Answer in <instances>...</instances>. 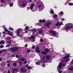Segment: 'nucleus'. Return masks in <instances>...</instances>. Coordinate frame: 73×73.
Segmentation results:
<instances>
[{
    "label": "nucleus",
    "mask_w": 73,
    "mask_h": 73,
    "mask_svg": "<svg viewBox=\"0 0 73 73\" xmlns=\"http://www.w3.org/2000/svg\"><path fill=\"white\" fill-rule=\"evenodd\" d=\"M11 49L12 52H16L18 48L17 47H15L11 48Z\"/></svg>",
    "instance_id": "nucleus-4"
},
{
    "label": "nucleus",
    "mask_w": 73,
    "mask_h": 73,
    "mask_svg": "<svg viewBox=\"0 0 73 73\" xmlns=\"http://www.w3.org/2000/svg\"><path fill=\"white\" fill-rule=\"evenodd\" d=\"M29 2H32V1L31 0H29Z\"/></svg>",
    "instance_id": "nucleus-52"
},
{
    "label": "nucleus",
    "mask_w": 73,
    "mask_h": 73,
    "mask_svg": "<svg viewBox=\"0 0 73 73\" xmlns=\"http://www.w3.org/2000/svg\"><path fill=\"white\" fill-rule=\"evenodd\" d=\"M30 39H34L35 38V36H33V35H32L29 38Z\"/></svg>",
    "instance_id": "nucleus-18"
},
{
    "label": "nucleus",
    "mask_w": 73,
    "mask_h": 73,
    "mask_svg": "<svg viewBox=\"0 0 73 73\" xmlns=\"http://www.w3.org/2000/svg\"><path fill=\"white\" fill-rule=\"evenodd\" d=\"M16 58H19V56L18 55H16Z\"/></svg>",
    "instance_id": "nucleus-47"
},
{
    "label": "nucleus",
    "mask_w": 73,
    "mask_h": 73,
    "mask_svg": "<svg viewBox=\"0 0 73 73\" xmlns=\"http://www.w3.org/2000/svg\"><path fill=\"white\" fill-rule=\"evenodd\" d=\"M61 20H62V21H64V19L62 18L61 19Z\"/></svg>",
    "instance_id": "nucleus-46"
},
{
    "label": "nucleus",
    "mask_w": 73,
    "mask_h": 73,
    "mask_svg": "<svg viewBox=\"0 0 73 73\" xmlns=\"http://www.w3.org/2000/svg\"><path fill=\"white\" fill-rule=\"evenodd\" d=\"M1 3H4V0H1Z\"/></svg>",
    "instance_id": "nucleus-41"
},
{
    "label": "nucleus",
    "mask_w": 73,
    "mask_h": 73,
    "mask_svg": "<svg viewBox=\"0 0 73 73\" xmlns=\"http://www.w3.org/2000/svg\"><path fill=\"white\" fill-rule=\"evenodd\" d=\"M45 58H46V59H47V60H49V59H50V57L48 56H46L43 57L42 59H41V61L42 62V63H44L45 62Z\"/></svg>",
    "instance_id": "nucleus-2"
},
{
    "label": "nucleus",
    "mask_w": 73,
    "mask_h": 73,
    "mask_svg": "<svg viewBox=\"0 0 73 73\" xmlns=\"http://www.w3.org/2000/svg\"><path fill=\"white\" fill-rule=\"evenodd\" d=\"M69 5H73V3H70L69 4Z\"/></svg>",
    "instance_id": "nucleus-28"
},
{
    "label": "nucleus",
    "mask_w": 73,
    "mask_h": 73,
    "mask_svg": "<svg viewBox=\"0 0 73 73\" xmlns=\"http://www.w3.org/2000/svg\"><path fill=\"white\" fill-rule=\"evenodd\" d=\"M50 13H54V11H53V10H52L50 11Z\"/></svg>",
    "instance_id": "nucleus-31"
},
{
    "label": "nucleus",
    "mask_w": 73,
    "mask_h": 73,
    "mask_svg": "<svg viewBox=\"0 0 73 73\" xmlns=\"http://www.w3.org/2000/svg\"><path fill=\"white\" fill-rule=\"evenodd\" d=\"M58 72L59 73H62V71H59V70H58Z\"/></svg>",
    "instance_id": "nucleus-40"
},
{
    "label": "nucleus",
    "mask_w": 73,
    "mask_h": 73,
    "mask_svg": "<svg viewBox=\"0 0 73 73\" xmlns=\"http://www.w3.org/2000/svg\"><path fill=\"white\" fill-rule=\"evenodd\" d=\"M41 53H42V54H46V53L44 51H43L41 52Z\"/></svg>",
    "instance_id": "nucleus-23"
},
{
    "label": "nucleus",
    "mask_w": 73,
    "mask_h": 73,
    "mask_svg": "<svg viewBox=\"0 0 73 73\" xmlns=\"http://www.w3.org/2000/svg\"><path fill=\"white\" fill-rule=\"evenodd\" d=\"M40 62H36V65H38L40 64Z\"/></svg>",
    "instance_id": "nucleus-30"
},
{
    "label": "nucleus",
    "mask_w": 73,
    "mask_h": 73,
    "mask_svg": "<svg viewBox=\"0 0 73 73\" xmlns=\"http://www.w3.org/2000/svg\"><path fill=\"white\" fill-rule=\"evenodd\" d=\"M51 24V23H48L46 25V27H48V28H49V25H50Z\"/></svg>",
    "instance_id": "nucleus-19"
},
{
    "label": "nucleus",
    "mask_w": 73,
    "mask_h": 73,
    "mask_svg": "<svg viewBox=\"0 0 73 73\" xmlns=\"http://www.w3.org/2000/svg\"><path fill=\"white\" fill-rule=\"evenodd\" d=\"M8 73H11V71H9L8 72Z\"/></svg>",
    "instance_id": "nucleus-55"
},
{
    "label": "nucleus",
    "mask_w": 73,
    "mask_h": 73,
    "mask_svg": "<svg viewBox=\"0 0 73 73\" xmlns=\"http://www.w3.org/2000/svg\"><path fill=\"white\" fill-rule=\"evenodd\" d=\"M32 49H35V46H33L32 47Z\"/></svg>",
    "instance_id": "nucleus-42"
},
{
    "label": "nucleus",
    "mask_w": 73,
    "mask_h": 73,
    "mask_svg": "<svg viewBox=\"0 0 73 73\" xmlns=\"http://www.w3.org/2000/svg\"><path fill=\"white\" fill-rule=\"evenodd\" d=\"M9 5H10V7H12V6H13V4L12 3H10L9 4Z\"/></svg>",
    "instance_id": "nucleus-27"
},
{
    "label": "nucleus",
    "mask_w": 73,
    "mask_h": 73,
    "mask_svg": "<svg viewBox=\"0 0 73 73\" xmlns=\"http://www.w3.org/2000/svg\"><path fill=\"white\" fill-rule=\"evenodd\" d=\"M5 44V41L4 40H1L0 41V44Z\"/></svg>",
    "instance_id": "nucleus-17"
},
{
    "label": "nucleus",
    "mask_w": 73,
    "mask_h": 73,
    "mask_svg": "<svg viewBox=\"0 0 73 73\" xmlns=\"http://www.w3.org/2000/svg\"><path fill=\"white\" fill-rule=\"evenodd\" d=\"M27 46H28V45L27 44H26L25 45V47H27Z\"/></svg>",
    "instance_id": "nucleus-51"
},
{
    "label": "nucleus",
    "mask_w": 73,
    "mask_h": 73,
    "mask_svg": "<svg viewBox=\"0 0 73 73\" xmlns=\"http://www.w3.org/2000/svg\"><path fill=\"white\" fill-rule=\"evenodd\" d=\"M12 56V57H15V55H13Z\"/></svg>",
    "instance_id": "nucleus-57"
},
{
    "label": "nucleus",
    "mask_w": 73,
    "mask_h": 73,
    "mask_svg": "<svg viewBox=\"0 0 73 73\" xmlns=\"http://www.w3.org/2000/svg\"><path fill=\"white\" fill-rule=\"evenodd\" d=\"M24 60H25V59L24 58L21 59V60L22 61H24Z\"/></svg>",
    "instance_id": "nucleus-50"
},
{
    "label": "nucleus",
    "mask_w": 73,
    "mask_h": 73,
    "mask_svg": "<svg viewBox=\"0 0 73 73\" xmlns=\"http://www.w3.org/2000/svg\"><path fill=\"white\" fill-rule=\"evenodd\" d=\"M34 4H31V6L30 7V9L32 12H35V10H33V7H34Z\"/></svg>",
    "instance_id": "nucleus-5"
},
{
    "label": "nucleus",
    "mask_w": 73,
    "mask_h": 73,
    "mask_svg": "<svg viewBox=\"0 0 73 73\" xmlns=\"http://www.w3.org/2000/svg\"><path fill=\"white\" fill-rule=\"evenodd\" d=\"M62 66H65V64H63L62 65Z\"/></svg>",
    "instance_id": "nucleus-54"
},
{
    "label": "nucleus",
    "mask_w": 73,
    "mask_h": 73,
    "mask_svg": "<svg viewBox=\"0 0 73 73\" xmlns=\"http://www.w3.org/2000/svg\"><path fill=\"white\" fill-rule=\"evenodd\" d=\"M1 7H2V6H1Z\"/></svg>",
    "instance_id": "nucleus-64"
},
{
    "label": "nucleus",
    "mask_w": 73,
    "mask_h": 73,
    "mask_svg": "<svg viewBox=\"0 0 73 73\" xmlns=\"http://www.w3.org/2000/svg\"><path fill=\"white\" fill-rule=\"evenodd\" d=\"M69 54H68L67 56H65L63 58V61H65V62H66V61H68V60H69Z\"/></svg>",
    "instance_id": "nucleus-3"
},
{
    "label": "nucleus",
    "mask_w": 73,
    "mask_h": 73,
    "mask_svg": "<svg viewBox=\"0 0 73 73\" xmlns=\"http://www.w3.org/2000/svg\"><path fill=\"white\" fill-rule=\"evenodd\" d=\"M14 66H16V65H17L16 64V63H14Z\"/></svg>",
    "instance_id": "nucleus-37"
},
{
    "label": "nucleus",
    "mask_w": 73,
    "mask_h": 73,
    "mask_svg": "<svg viewBox=\"0 0 73 73\" xmlns=\"http://www.w3.org/2000/svg\"><path fill=\"white\" fill-rule=\"evenodd\" d=\"M42 11V10H39V11Z\"/></svg>",
    "instance_id": "nucleus-61"
},
{
    "label": "nucleus",
    "mask_w": 73,
    "mask_h": 73,
    "mask_svg": "<svg viewBox=\"0 0 73 73\" xmlns=\"http://www.w3.org/2000/svg\"><path fill=\"white\" fill-rule=\"evenodd\" d=\"M27 61H25L24 62V64H27Z\"/></svg>",
    "instance_id": "nucleus-45"
},
{
    "label": "nucleus",
    "mask_w": 73,
    "mask_h": 73,
    "mask_svg": "<svg viewBox=\"0 0 73 73\" xmlns=\"http://www.w3.org/2000/svg\"><path fill=\"white\" fill-rule=\"evenodd\" d=\"M40 42H42V41H43V39H40Z\"/></svg>",
    "instance_id": "nucleus-39"
},
{
    "label": "nucleus",
    "mask_w": 73,
    "mask_h": 73,
    "mask_svg": "<svg viewBox=\"0 0 73 73\" xmlns=\"http://www.w3.org/2000/svg\"><path fill=\"white\" fill-rule=\"evenodd\" d=\"M40 7H41V5H38V8H40Z\"/></svg>",
    "instance_id": "nucleus-49"
},
{
    "label": "nucleus",
    "mask_w": 73,
    "mask_h": 73,
    "mask_svg": "<svg viewBox=\"0 0 73 73\" xmlns=\"http://www.w3.org/2000/svg\"><path fill=\"white\" fill-rule=\"evenodd\" d=\"M3 47H4V46L3 45H1L0 46V48H3Z\"/></svg>",
    "instance_id": "nucleus-29"
},
{
    "label": "nucleus",
    "mask_w": 73,
    "mask_h": 73,
    "mask_svg": "<svg viewBox=\"0 0 73 73\" xmlns=\"http://www.w3.org/2000/svg\"><path fill=\"white\" fill-rule=\"evenodd\" d=\"M60 14L61 15H63V14H64V12H62V11L60 13Z\"/></svg>",
    "instance_id": "nucleus-33"
},
{
    "label": "nucleus",
    "mask_w": 73,
    "mask_h": 73,
    "mask_svg": "<svg viewBox=\"0 0 73 73\" xmlns=\"http://www.w3.org/2000/svg\"><path fill=\"white\" fill-rule=\"evenodd\" d=\"M42 66L43 67V68H44L45 67V64H44Z\"/></svg>",
    "instance_id": "nucleus-43"
},
{
    "label": "nucleus",
    "mask_w": 73,
    "mask_h": 73,
    "mask_svg": "<svg viewBox=\"0 0 73 73\" xmlns=\"http://www.w3.org/2000/svg\"><path fill=\"white\" fill-rule=\"evenodd\" d=\"M7 43H8L9 44H11V41L7 42Z\"/></svg>",
    "instance_id": "nucleus-32"
},
{
    "label": "nucleus",
    "mask_w": 73,
    "mask_h": 73,
    "mask_svg": "<svg viewBox=\"0 0 73 73\" xmlns=\"http://www.w3.org/2000/svg\"><path fill=\"white\" fill-rule=\"evenodd\" d=\"M62 24V22H61L60 23H59V22H58L56 24V26H61Z\"/></svg>",
    "instance_id": "nucleus-9"
},
{
    "label": "nucleus",
    "mask_w": 73,
    "mask_h": 73,
    "mask_svg": "<svg viewBox=\"0 0 73 73\" xmlns=\"http://www.w3.org/2000/svg\"><path fill=\"white\" fill-rule=\"evenodd\" d=\"M31 52V50H28L27 51V53H29V52Z\"/></svg>",
    "instance_id": "nucleus-35"
},
{
    "label": "nucleus",
    "mask_w": 73,
    "mask_h": 73,
    "mask_svg": "<svg viewBox=\"0 0 73 73\" xmlns=\"http://www.w3.org/2000/svg\"><path fill=\"white\" fill-rule=\"evenodd\" d=\"M9 30H11V31H13V29L11 27H10L9 28Z\"/></svg>",
    "instance_id": "nucleus-26"
},
{
    "label": "nucleus",
    "mask_w": 73,
    "mask_h": 73,
    "mask_svg": "<svg viewBox=\"0 0 73 73\" xmlns=\"http://www.w3.org/2000/svg\"><path fill=\"white\" fill-rule=\"evenodd\" d=\"M1 33H0V35H1Z\"/></svg>",
    "instance_id": "nucleus-63"
},
{
    "label": "nucleus",
    "mask_w": 73,
    "mask_h": 73,
    "mask_svg": "<svg viewBox=\"0 0 73 73\" xmlns=\"http://www.w3.org/2000/svg\"><path fill=\"white\" fill-rule=\"evenodd\" d=\"M28 65H26V67H28Z\"/></svg>",
    "instance_id": "nucleus-56"
},
{
    "label": "nucleus",
    "mask_w": 73,
    "mask_h": 73,
    "mask_svg": "<svg viewBox=\"0 0 73 73\" xmlns=\"http://www.w3.org/2000/svg\"><path fill=\"white\" fill-rule=\"evenodd\" d=\"M9 46V44H7V45L6 47H8V46Z\"/></svg>",
    "instance_id": "nucleus-48"
},
{
    "label": "nucleus",
    "mask_w": 73,
    "mask_h": 73,
    "mask_svg": "<svg viewBox=\"0 0 73 73\" xmlns=\"http://www.w3.org/2000/svg\"><path fill=\"white\" fill-rule=\"evenodd\" d=\"M5 31H6V32H8V35H12L13 34L12 33L11 31H8V30L7 29L5 28Z\"/></svg>",
    "instance_id": "nucleus-7"
},
{
    "label": "nucleus",
    "mask_w": 73,
    "mask_h": 73,
    "mask_svg": "<svg viewBox=\"0 0 73 73\" xmlns=\"http://www.w3.org/2000/svg\"><path fill=\"white\" fill-rule=\"evenodd\" d=\"M7 66H10V64H8Z\"/></svg>",
    "instance_id": "nucleus-53"
},
{
    "label": "nucleus",
    "mask_w": 73,
    "mask_h": 73,
    "mask_svg": "<svg viewBox=\"0 0 73 73\" xmlns=\"http://www.w3.org/2000/svg\"><path fill=\"white\" fill-rule=\"evenodd\" d=\"M35 42V40H33V42Z\"/></svg>",
    "instance_id": "nucleus-58"
},
{
    "label": "nucleus",
    "mask_w": 73,
    "mask_h": 73,
    "mask_svg": "<svg viewBox=\"0 0 73 73\" xmlns=\"http://www.w3.org/2000/svg\"><path fill=\"white\" fill-rule=\"evenodd\" d=\"M35 50L37 53H40V50H39L38 47H36L35 49Z\"/></svg>",
    "instance_id": "nucleus-11"
},
{
    "label": "nucleus",
    "mask_w": 73,
    "mask_h": 73,
    "mask_svg": "<svg viewBox=\"0 0 73 73\" xmlns=\"http://www.w3.org/2000/svg\"><path fill=\"white\" fill-rule=\"evenodd\" d=\"M22 30L21 29H19L17 30V35L18 36H20V31Z\"/></svg>",
    "instance_id": "nucleus-6"
},
{
    "label": "nucleus",
    "mask_w": 73,
    "mask_h": 73,
    "mask_svg": "<svg viewBox=\"0 0 73 73\" xmlns=\"http://www.w3.org/2000/svg\"><path fill=\"white\" fill-rule=\"evenodd\" d=\"M32 67L31 66H28L27 69H32Z\"/></svg>",
    "instance_id": "nucleus-24"
},
{
    "label": "nucleus",
    "mask_w": 73,
    "mask_h": 73,
    "mask_svg": "<svg viewBox=\"0 0 73 73\" xmlns=\"http://www.w3.org/2000/svg\"><path fill=\"white\" fill-rule=\"evenodd\" d=\"M62 66V65H61V63H60L57 67V69H61Z\"/></svg>",
    "instance_id": "nucleus-12"
},
{
    "label": "nucleus",
    "mask_w": 73,
    "mask_h": 73,
    "mask_svg": "<svg viewBox=\"0 0 73 73\" xmlns=\"http://www.w3.org/2000/svg\"><path fill=\"white\" fill-rule=\"evenodd\" d=\"M67 25L66 27L65 28V29H67V30H68V29H70L73 28V24L71 23H68L66 24Z\"/></svg>",
    "instance_id": "nucleus-1"
},
{
    "label": "nucleus",
    "mask_w": 73,
    "mask_h": 73,
    "mask_svg": "<svg viewBox=\"0 0 73 73\" xmlns=\"http://www.w3.org/2000/svg\"><path fill=\"white\" fill-rule=\"evenodd\" d=\"M3 37H5V35H3Z\"/></svg>",
    "instance_id": "nucleus-62"
},
{
    "label": "nucleus",
    "mask_w": 73,
    "mask_h": 73,
    "mask_svg": "<svg viewBox=\"0 0 73 73\" xmlns=\"http://www.w3.org/2000/svg\"><path fill=\"white\" fill-rule=\"evenodd\" d=\"M40 23H43V22H45V20L44 19L41 20H40L39 21Z\"/></svg>",
    "instance_id": "nucleus-21"
},
{
    "label": "nucleus",
    "mask_w": 73,
    "mask_h": 73,
    "mask_svg": "<svg viewBox=\"0 0 73 73\" xmlns=\"http://www.w3.org/2000/svg\"><path fill=\"white\" fill-rule=\"evenodd\" d=\"M7 49H3L1 51H0V53H2L3 52H7Z\"/></svg>",
    "instance_id": "nucleus-15"
},
{
    "label": "nucleus",
    "mask_w": 73,
    "mask_h": 73,
    "mask_svg": "<svg viewBox=\"0 0 73 73\" xmlns=\"http://www.w3.org/2000/svg\"><path fill=\"white\" fill-rule=\"evenodd\" d=\"M57 17V15H54V17Z\"/></svg>",
    "instance_id": "nucleus-36"
},
{
    "label": "nucleus",
    "mask_w": 73,
    "mask_h": 73,
    "mask_svg": "<svg viewBox=\"0 0 73 73\" xmlns=\"http://www.w3.org/2000/svg\"><path fill=\"white\" fill-rule=\"evenodd\" d=\"M68 70H73V68H68Z\"/></svg>",
    "instance_id": "nucleus-25"
},
{
    "label": "nucleus",
    "mask_w": 73,
    "mask_h": 73,
    "mask_svg": "<svg viewBox=\"0 0 73 73\" xmlns=\"http://www.w3.org/2000/svg\"><path fill=\"white\" fill-rule=\"evenodd\" d=\"M19 63L20 64H23V63L21 62V61H20L19 62Z\"/></svg>",
    "instance_id": "nucleus-38"
},
{
    "label": "nucleus",
    "mask_w": 73,
    "mask_h": 73,
    "mask_svg": "<svg viewBox=\"0 0 73 73\" xmlns=\"http://www.w3.org/2000/svg\"><path fill=\"white\" fill-rule=\"evenodd\" d=\"M9 61H7V63H9Z\"/></svg>",
    "instance_id": "nucleus-59"
},
{
    "label": "nucleus",
    "mask_w": 73,
    "mask_h": 73,
    "mask_svg": "<svg viewBox=\"0 0 73 73\" xmlns=\"http://www.w3.org/2000/svg\"><path fill=\"white\" fill-rule=\"evenodd\" d=\"M38 32L39 34H41V33H42V30L41 29H38Z\"/></svg>",
    "instance_id": "nucleus-14"
},
{
    "label": "nucleus",
    "mask_w": 73,
    "mask_h": 73,
    "mask_svg": "<svg viewBox=\"0 0 73 73\" xmlns=\"http://www.w3.org/2000/svg\"><path fill=\"white\" fill-rule=\"evenodd\" d=\"M50 33H52L54 36H56V32L55 31H50Z\"/></svg>",
    "instance_id": "nucleus-8"
},
{
    "label": "nucleus",
    "mask_w": 73,
    "mask_h": 73,
    "mask_svg": "<svg viewBox=\"0 0 73 73\" xmlns=\"http://www.w3.org/2000/svg\"><path fill=\"white\" fill-rule=\"evenodd\" d=\"M2 61V59H0V61Z\"/></svg>",
    "instance_id": "nucleus-60"
},
{
    "label": "nucleus",
    "mask_w": 73,
    "mask_h": 73,
    "mask_svg": "<svg viewBox=\"0 0 73 73\" xmlns=\"http://www.w3.org/2000/svg\"><path fill=\"white\" fill-rule=\"evenodd\" d=\"M21 70L22 71V72H26L27 71V70L25 69V68H21Z\"/></svg>",
    "instance_id": "nucleus-13"
},
{
    "label": "nucleus",
    "mask_w": 73,
    "mask_h": 73,
    "mask_svg": "<svg viewBox=\"0 0 73 73\" xmlns=\"http://www.w3.org/2000/svg\"><path fill=\"white\" fill-rule=\"evenodd\" d=\"M29 28V27H28V26L26 27H25V32H26V33H28V31H26V30H27V29H28Z\"/></svg>",
    "instance_id": "nucleus-16"
},
{
    "label": "nucleus",
    "mask_w": 73,
    "mask_h": 73,
    "mask_svg": "<svg viewBox=\"0 0 73 73\" xmlns=\"http://www.w3.org/2000/svg\"><path fill=\"white\" fill-rule=\"evenodd\" d=\"M45 51H46V52H49V50H48V48H46L45 50Z\"/></svg>",
    "instance_id": "nucleus-34"
},
{
    "label": "nucleus",
    "mask_w": 73,
    "mask_h": 73,
    "mask_svg": "<svg viewBox=\"0 0 73 73\" xmlns=\"http://www.w3.org/2000/svg\"><path fill=\"white\" fill-rule=\"evenodd\" d=\"M26 5V4H25V3H23V4H22V5H19V7H24L25 6V5Z\"/></svg>",
    "instance_id": "nucleus-20"
},
{
    "label": "nucleus",
    "mask_w": 73,
    "mask_h": 73,
    "mask_svg": "<svg viewBox=\"0 0 73 73\" xmlns=\"http://www.w3.org/2000/svg\"><path fill=\"white\" fill-rule=\"evenodd\" d=\"M2 33H3V35H4V34H5L6 33H5V32H4V31H3Z\"/></svg>",
    "instance_id": "nucleus-44"
},
{
    "label": "nucleus",
    "mask_w": 73,
    "mask_h": 73,
    "mask_svg": "<svg viewBox=\"0 0 73 73\" xmlns=\"http://www.w3.org/2000/svg\"><path fill=\"white\" fill-rule=\"evenodd\" d=\"M32 32H35L36 31V29H33L31 30Z\"/></svg>",
    "instance_id": "nucleus-22"
},
{
    "label": "nucleus",
    "mask_w": 73,
    "mask_h": 73,
    "mask_svg": "<svg viewBox=\"0 0 73 73\" xmlns=\"http://www.w3.org/2000/svg\"><path fill=\"white\" fill-rule=\"evenodd\" d=\"M17 69H13L12 70V73H15L16 72H17Z\"/></svg>",
    "instance_id": "nucleus-10"
}]
</instances>
